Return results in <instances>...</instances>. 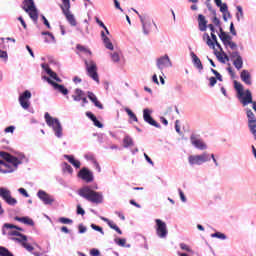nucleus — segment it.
I'll return each mask as SVG.
<instances>
[{
	"mask_svg": "<svg viewBox=\"0 0 256 256\" xmlns=\"http://www.w3.org/2000/svg\"><path fill=\"white\" fill-rule=\"evenodd\" d=\"M14 153L16 156L11 155L9 152L0 151V157L7 163H11L14 169H18L19 165H23V163H29V159H27V156L23 152Z\"/></svg>",
	"mask_w": 256,
	"mask_h": 256,
	"instance_id": "nucleus-1",
	"label": "nucleus"
},
{
	"mask_svg": "<svg viewBox=\"0 0 256 256\" xmlns=\"http://www.w3.org/2000/svg\"><path fill=\"white\" fill-rule=\"evenodd\" d=\"M78 195L90 201V203H103V193L92 190L89 186H84L78 191Z\"/></svg>",
	"mask_w": 256,
	"mask_h": 256,
	"instance_id": "nucleus-2",
	"label": "nucleus"
},
{
	"mask_svg": "<svg viewBox=\"0 0 256 256\" xmlns=\"http://www.w3.org/2000/svg\"><path fill=\"white\" fill-rule=\"evenodd\" d=\"M44 119H45L48 127H52L55 137H57V139H62L63 138V126L61 125V122L58 120V118H53V117H51L49 112H46L44 115Z\"/></svg>",
	"mask_w": 256,
	"mask_h": 256,
	"instance_id": "nucleus-3",
	"label": "nucleus"
},
{
	"mask_svg": "<svg viewBox=\"0 0 256 256\" xmlns=\"http://www.w3.org/2000/svg\"><path fill=\"white\" fill-rule=\"evenodd\" d=\"M62 4L60 7L62 9V13L65 15L66 20L71 25V27H77V19H75V15L71 14V1L70 0H62Z\"/></svg>",
	"mask_w": 256,
	"mask_h": 256,
	"instance_id": "nucleus-4",
	"label": "nucleus"
},
{
	"mask_svg": "<svg viewBox=\"0 0 256 256\" xmlns=\"http://www.w3.org/2000/svg\"><path fill=\"white\" fill-rule=\"evenodd\" d=\"M208 161H211V154L207 152H203L202 154L199 155H190L188 157L189 165H191L192 167L194 165H203V163H208Z\"/></svg>",
	"mask_w": 256,
	"mask_h": 256,
	"instance_id": "nucleus-5",
	"label": "nucleus"
},
{
	"mask_svg": "<svg viewBox=\"0 0 256 256\" xmlns=\"http://www.w3.org/2000/svg\"><path fill=\"white\" fill-rule=\"evenodd\" d=\"M24 5L27 8H24L25 12L28 13L30 19L37 23L39 19V12L37 11V7L35 6V1L33 0H25Z\"/></svg>",
	"mask_w": 256,
	"mask_h": 256,
	"instance_id": "nucleus-6",
	"label": "nucleus"
},
{
	"mask_svg": "<svg viewBox=\"0 0 256 256\" xmlns=\"http://www.w3.org/2000/svg\"><path fill=\"white\" fill-rule=\"evenodd\" d=\"M155 231L159 239H167L169 230L167 229V223L161 219H155Z\"/></svg>",
	"mask_w": 256,
	"mask_h": 256,
	"instance_id": "nucleus-7",
	"label": "nucleus"
},
{
	"mask_svg": "<svg viewBox=\"0 0 256 256\" xmlns=\"http://www.w3.org/2000/svg\"><path fill=\"white\" fill-rule=\"evenodd\" d=\"M86 70L88 75L93 79V81H96V83H99V74L97 73V64L93 60H84Z\"/></svg>",
	"mask_w": 256,
	"mask_h": 256,
	"instance_id": "nucleus-8",
	"label": "nucleus"
},
{
	"mask_svg": "<svg viewBox=\"0 0 256 256\" xmlns=\"http://www.w3.org/2000/svg\"><path fill=\"white\" fill-rule=\"evenodd\" d=\"M0 197L7 205H10V207H15V205H17V199L13 198L11 190L6 187H0Z\"/></svg>",
	"mask_w": 256,
	"mask_h": 256,
	"instance_id": "nucleus-9",
	"label": "nucleus"
},
{
	"mask_svg": "<svg viewBox=\"0 0 256 256\" xmlns=\"http://www.w3.org/2000/svg\"><path fill=\"white\" fill-rule=\"evenodd\" d=\"M77 177L79 179H82V181H85V183H93L95 181V176L93 175V171L89 170L87 167H82L78 174Z\"/></svg>",
	"mask_w": 256,
	"mask_h": 256,
	"instance_id": "nucleus-10",
	"label": "nucleus"
},
{
	"mask_svg": "<svg viewBox=\"0 0 256 256\" xmlns=\"http://www.w3.org/2000/svg\"><path fill=\"white\" fill-rule=\"evenodd\" d=\"M156 67L159 69V71H161V73H163V69H167V67H173V63L171 62L169 55L165 54L164 56L157 58Z\"/></svg>",
	"mask_w": 256,
	"mask_h": 256,
	"instance_id": "nucleus-11",
	"label": "nucleus"
},
{
	"mask_svg": "<svg viewBox=\"0 0 256 256\" xmlns=\"http://www.w3.org/2000/svg\"><path fill=\"white\" fill-rule=\"evenodd\" d=\"M234 89L237 93V98L239 99L240 103L243 104V101H245V98L247 97V92L251 93V90H243V84L240 82H237V80H234Z\"/></svg>",
	"mask_w": 256,
	"mask_h": 256,
	"instance_id": "nucleus-12",
	"label": "nucleus"
},
{
	"mask_svg": "<svg viewBox=\"0 0 256 256\" xmlns=\"http://www.w3.org/2000/svg\"><path fill=\"white\" fill-rule=\"evenodd\" d=\"M43 79H45L49 85H52V87L55 89V91H58V93H61L62 95H69V89H67L65 85L59 84L47 76H43Z\"/></svg>",
	"mask_w": 256,
	"mask_h": 256,
	"instance_id": "nucleus-13",
	"label": "nucleus"
},
{
	"mask_svg": "<svg viewBox=\"0 0 256 256\" xmlns=\"http://www.w3.org/2000/svg\"><path fill=\"white\" fill-rule=\"evenodd\" d=\"M152 113L153 111L149 110L148 108L143 110V119L145 123H148V125H151L152 127H156V129H161V124L153 119V116H151Z\"/></svg>",
	"mask_w": 256,
	"mask_h": 256,
	"instance_id": "nucleus-14",
	"label": "nucleus"
},
{
	"mask_svg": "<svg viewBox=\"0 0 256 256\" xmlns=\"http://www.w3.org/2000/svg\"><path fill=\"white\" fill-rule=\"evenodd\" d=\"M139 19L142 25V32L144 35H149V33H151V18H149V16H147L146 14L144 15H139Z\"/></svg>",
	"mask_w": 256,
	"mask_h": 256,
	"instance_id": "nucleus-15",
	"label": "nucleus"
},
{
	"mask_svg": "<svg viewBox=\"0 0 256 256\" xmlns=\"http://www.w3.org/2000/svg\"><path fill=\"white\" fill-rule=\"evenodd\" d=\"M190 143L193 145V147L199 149L200 151H205V149H207V144L203 142V140L197 134H191Z\"/></svg>",
	"mask_w": 256,
	"mask_h": 256,
	"instance_id": "nucleus-16",
	"label": "nucleus"
},
{
	"mask_svg": "<svg viewBox=\"0 0 256 256\" xmlns=\"http://www.w3.org/2000/svg\"><path fill=\"white\" fill-rule=\"evenodd\" d=\"M207 27H209L211 33L215 34V26L213 24H209L207 26V19L203 16V14L198 15V29L199 31L205 32L207 31Z\"/></svg>",
	"mask_w": 256,
	"mask_h": 256,
	"instance_id": "nucleus-17",
	"label": "nucleus"
},
{
	"mask_svg": "<svg viewBox=\"0 0 256 256\" xmlns=\"http://www.w3.org/2000/svg\"><path fill=\"white\" fill-rule=\"evenodd\" d=\"M230 59L233 60V65L237 71H241V69H243V57L239 51H233L230 53Z\"/></svg>",
	"mask_w": 256,
	"mask_h": 256,
	"instance_id": "nucleus-18",
	"label": "nucleus"
},
{
	"mask_svg": "<svg viewBox=\"0 0 256 256\" xmlns=\"http://www.w3.org/2000/svg\"><path fill=\"white\" fill-rule=\"evenodd\" d=\"M37 197L42 201V203H44V205H53V203H55V198L44 190H39L37 192Z\"/></svg>",
	"mask_w": 256,
	"mask_h": 256,
	"instance_id": "nucleus-19",
	"label": "nucleus"
},
{
	"mask_svg": "<svg viewBox=\"0 0 256 256\" xmlns=\"http://www.w3.org/2000/svg\"><path fill=\"white\" fill-rule=\"evenodd\" d=\"M100 35L106 49H109V51H113L114 49L113 43L111 42V39L107 37V35H111V32H109V29L107 28V26H105L104 31H101Z\"/></svg>",
	"mask_w": 256,
	"mask_h": 256,
	"instance_id": "nucleus-20",
	"label": "nucleus"
},
{
	"mask_svg": "<svg viewBox=\"0 0 256 256\" xmlns=\"http://www.w3.org/2000/svg\"><path fill=\"white\" fill-rule=\"evenodd\" d=\"M42 69L45 71V73H47V75H49L50 79H54V81H56L57 83H61L63 80H61V78H59V76L57 75L56 72L52 71L49 68V64L43 63L41 64Z\"/></svg>",
	"mask_w": 256,
	"mask_h": 256,
	"instance_id": "nucleus-21",
	"label": "nucleus"
},
{
	"mask_svg": "<svg viewBox=\"0 0 256 256\" xmlns=\"http://www.w3.org/2000/svg\"><path fill=\"white\" fill-rule=\"evenodd\" d=\"M99 218L101 219V221H104V223H107L110 229H113L114 231H116L118 235H123V231H121V228H119L117 224L113 223V221L109 220V218H105L103 216H99Z\"/></svg>",
	"mask_w": 256,
	"mask_h": 256,
	"instance_id": "nucleus-22",
	"label": "nucleus"
},
{
	"mask_svg": "<svg viewBox=\"0 0 256 256\" xmlns=\"http://www.w3.org/2000/svg\"><path fill=\"white\" fill-rule=\"evenodd\" d=\"M87 97L90 101L93 102V104L95 105V107H97L98 109H103V104H101V102L99 101V99H97V96L95 95V93L88 91L87 92Z\"/></svg>",
	"mask_w": 256,
	"mask_h": 256,
	"instance_id": "nucleus-23",
	"label": "nucleus"
},
{
	"mask_svg": "<svg viewBox=\"0 0 256 256\" xmlns=\"http://www.w3.org/2000/svg\"><path fill=\"white\" fill-rule=\"evenodd\" d=\"M190 57H192V63L194 67H196V69H198L199 71H203V63H201V59L196 56L195 52H191Z\"/></svg>",
	"mask_w": 256,
	"mask_h": 256,
	"instance_id": "nucleus-24",
	"label": "nucleus"
},
{
	"mask_svg": "<svg viewBox=\"0 0 256 256\" xmlns=\"http://www.w3.org/2000/svg\"><path fill=\"white\" fill-rule=\"evenodd\" d=\"M14 221H19V223H24V225H29L30 227H33L35 225V222L33 221V219L29 218L28 216H24V217L16 216L14 217Z\"/></svg>",
	"mask_w": 256,
	"mask_h": 256,
	"instance_id": "nucleus-25",
	"label": "nucleus"
},
{
	"mask_svg": "<svg viewBox=\"0 0 256 256\" xmlns=\"http://www.w3.org/2000/svg\"><path fill=\"white\" fill-rule=\"evenodd\" d=\"M240 79L245 83L246 85H252L251 82V74L247 70H242L240 74Z\"/></svg>",
	"mask_w": 256,
	"mask_h": 256,
	"instance_id": "nucleus-26",
	"label": "nucleus"
},
{
	"mask_svg": "<svg viewBox=\"0 0 256 256\" xmlns=\"http://www.w3.org/2000/svg\"><path fill=\"white\" fill-rule=\"evenodd\" d=\"M64 159H67V161H69V163H71V165H73V167H75L76 169L81 168V162L79 160H76L73 155L65 154Z\"/></svg>",
	"mask_w": 256,
	"mask_h": 256,
	"instance_id": "nucleus-27",
	"label": "nucleus"
},
{
	"mask_svg": "<svg viewBox=\"0 0 256 256\" xmlns=\"http://www.w3.org/2000/svg\"><path fill=\"white\" fill-rule=\"evenodd\" d=\"M85 97V92L79 88H76L74 91V94L72 95V98L74 101L79 102Z\"/></svg>",
	"mask_w": 256,
	"mask_h": 256,
	"instance_id": "nucleus-28",
	"label": "nucleus"
},
{
	"mask_svg": "<svg viewBox=\"0 0 256 256\" xmlns=\"http://www.w3.org/2000/svg\"><path fill=\"white\" fill-rule=\"evenodd\" d=\"M114 243H116L118 247H125L126 249H131V244H127V239L125 238H115Z\"/></svg>",
	"mask_w": 256,
	"mask_h": 256,
	"instance_id": "nucleus-29",
	"label": "nucleus"
},
{
	"mask_svg": "<svg viewBox=\"0 0 256 256\" xmlns=\"http://www.w3.org/2000/svg\"><path fill=\"white\" fill-rule=\"evenodd\" d=\"M215 55L220 63H225V60L229 61V56L223 50L221 52H215Z\"/></svg>",
	"mask_w": 256,
	"mask_h": 256,
	"instance_id": "nucleus-30",
	"label": "nucleus"
},
{
	"mask_svg": "<svg viewBox=\"0 0 256 256\" xmlns=\"http://www.w3.org/2000/svg\"><path fill=\"white\" fill-rule=\"evenodd\" d=\"M203 41H206V45H208V47H212L213 49H215V42L211 40V36H209V34H203Z\"/></svg>",
	"mask_w": 256,
	"mask_h": 256,
	"instance_id": "nucleus-31",
	"label": "nucleus"
},
{
	"mask_svg": "<svg viewBox=\"0 0 256 256\" xmlns=\"http://www.w3.org/2000/svg\"><path fill=\"white\" fill-rule=\"evenodd\" d=\"M245 113H246L248 122L256 121L255 113H253V110H251L250 108H246Z\"/></svg>",
	"mask_w": 256,
	"mask_h": 256,
	"instance_id": "nucleus-32",
	"label": "nucleus"
},
{
	"mask_svg": "<svg viewBox=\"0 0 256 256\" xmlns=\"http://www.w3.org/2000/svg\"><path fill=\"white\" fill-rule=\"evenodd\" d=\"M218 37L222 43H225V41H231L233 39V37H231V35H229L227 32L219 33Z\"/></svg>",
	"mask_w": 256,
	"mask_h": 256,
	"instance_id": "nucleus-33",
	"label": "nucleus"
},
{
	"mask_svg": "<svg viewBox=\"0 0 256 256\" xmlns=\"http://www.w3.org/2000/svg\"><path fill=\"white\" fill-rule=\"evenodd\" d=\"M62 170L64 173L73 175V167H71V165H69L67 162L62 163Z\"/></svg>",
	"mask_w": 256,
	"mask_h": 256,
	"instance_id": "nucleus-34",
	"label": "nucleus"
},
{
	"mask_svg": "<svg viewBox=\"0 0 256 256\" xmlns=\"http://www.w3.org/2000/svg\"><path fill=\"white\" fill-rule=\"evenodd\" d=\"M124 147L127 149L128 147H131L133 145V138L131 136L126 135L123 139Z\"/></svg>",
	"mask_w": 256,
	"mask_h": 256,
	"instance_id": "nucleus-35",
	"label": "nucleus"
},
{
	"mask_svg": "<svg viewBox=\"0 0 256 256\" xmlns=\"http://www.w3.org/2000/svg\"><path fill=\"white\" fill-rule=\"evenodd\" d=\"M12 241H16L17 243H21V245H23V243H27V235L21 234L19 238H12Z\"/></svg>",
	"mask_w": 256,
	"mask_h": 256,
	"instance_id": "nucleus-36",
	"label": "nucleus"
},
{
	"mask_svg": "<svg viewBox=\"0 0 256 256\" xmlns=\"http://www.w3.org/2000/svg\"><path fill=\"white\" fill-rule=\"evenodd\" d=\"M20 100L23 101H29V99H31V91L26 90L24 91L20 96H19Z\"/></svg>",
	"mask_w": 256,
	"mask_h": 256,
	"instance_id": "nucleus-37",
	"label": "nucleus"
},
{
	"mask_svg": "<svg viewBox=\"0 0 256 256\" xmlns=\"http://www.w3.org/2000/svg\"><path fill=\"white\" fill-rule=\"evenodd\" d=\"M211 237L214 239H221L222 241H225V239H227V236L221 232L213 233V234H211Z\"/></svg>",
	"mask_w": 256,
	"mask_h": 256,
	"instance_id": "nucleus-38",
	"label": "nucleus"
},
{
	"mask_svg": "<svg viewBox=\"0 0 256 256\" xmlns=\"http://www.w3.org/2000/svg\"><path fill=\"white\" fill-rule=\"evenodd\" d=\"M0 256H14L13 253H11V251H9V249L0 246Z\"/></svg>",
	"mask_w": 256,
	"mask_h": 256,
	"instance_id": "nucleus-39",
	"label": "nucleus"
},
{
	"mask_svg": "<svg viewBox=\"0 0 256 256\" xmlns=\"http://www.w3.org/2000/svg\"><path fill=\"white\" fill-rule=\"evenodd\" d=\"M15 226L16 225L14 224L4 223L2 227V235H7L6 229H15Z\"/></svg>",
	"mask_w": 256,
	"mask_h": 256,
	"instance_id": "nucleus-40",
	"label": "nucleus"
},
{
	"mask_svg": "<svg viewBox=\"0 0 256 256\" xmlns=\"http://www.w3.org/2000/svg\"><path fill=\"white\" fill-rule=\"evenodd\" d=\"M211 39L212 43H214V46L216 45L220 51H223V47H221V44L217 41V35H215V33H211Z\"/></svg>",
	"mask_w": 256,
	"mask_h": 256,
	"instance_id": "nucleus-41",
	"label": "nucleus"
},
{
	"mask_svg": "<svg viewBox=\"0 0 256 256\" xmlns=\"http://www.w3.org/2000/svg\"><path fill=\"white\" fill-rule=\"evenodd\" d=\"M110 55L113 63H119V61H121V56L119 55V52H114V53H111Z\"/></svg>",
	"mask_w": 256,
	"mask_h": 256,
	"instance_id": "nucleus-42",
	"label": "nucleus"
},
{
	"mask_svg": "<svg viewBox=\"0 0 256 256\" xmlns=\"http://www.w3.org/2000/svg\"><path fill=\"white\" fill-rule=\"evenodd\" d=\"M59 223H62L63 225H72L73 220H71L70 218H65V217H60L58 219Z\"/></svg>",
	"mask_w": 256,
	"mask_h": 256,
	"instance_id": "nucleus-43",
	"label": "nucleus"
},
{
	"mask_svg": "<svg viewBox=\"0 0 256 256\" xmlns=\"http://www.w3.org/2000/svg\"><path fill=\"white\" fill-rule=\"evenodd\" d=\"M220 12L223 14L228 13V17H231V13L229 12V6H227V3H223V5L220 6Z\"/></svg>",
	"mask_w": 256,
	"mask_h": 256,
	"instance_id": "nucleus-44",
	"label": "nucleus"
},
{
	"mask_svg": "<svg viewBox=\"0 0 256 256\" xmlns=\"http://www.w3.org/2000/svg\"><path fill=\"white\" fill-rule=\"evenodd\" d=\"M14 171H17V169L13 168H5L4 166H0V173H13Z\"/></svg>",
	"mask_w": 256,
	"mask_h": 256,
	"instance_id": "nucleus-45",
	"label": "nucleus"
},
{
	"mask_svg": "<svg viewBox=\"0 0 256 256\" xmlns=\"http://www.w3.org/2000/svg\"><path fill=\"white\" fill-rule=\"evenodd\" d=\"M76 49H77L78 51H81L82 53H88V55H91L90 50L87 49L85 46H83V45H81V44H78V45L76 46Z\"/></svg>",
	"mask_w": 256,
	"mask_h": 256,
	"instance_id": "nucleus-46",
	"label": "nucleus"
},
{
	"mask_svg": "<svg viewBox=\"0 0 256 256\" xmlns=\"http://www.w3.org/2000/svg\"><path fill=\"white\" fill-rule=\"evenodd\" d=\"M19 103L22 107V109H29L31 103H29V100H21L19 99Z\"/></svg>",
	"mask_w": 256,
	"mask_h": 256,
	"instance_id": "nucleus-47",
	"label": "nucleus"
},
{
	"mask_svg": "<svg viewBox=\"0 0 256 256\" xmlns=\"http://www.w3.org/2000/svg\"><path fill=\"white\" fill-rule=\"evenodd\" d=\"M91 229H93L94 231H98V233H101V235H105V231H103V228L101 226L91 224Z\"/></svg>",
	"mask_w": 256,
	"mask_h": 256,
	"instance_id": "nucleus-48",
	"label": "nucleus"
},
{
	"mask_svg": "<svg viewBox=\"0 0 256 256\" xmlns=\"http://www.w3.org/2000/svg\"><path fill=\"white\" fill-rule=\"evenodd\" d=\"M238 13L236 14L237 21H241V17H243V7L237 6L236 7Z\"/></svg>",
	"mask_w": 256,
	"mask_h": 256,
	"instance_id": "nucleus-49",
	"label": "nucleus"
},
{
	"mask_svg": "<svg viewBox=\"0 0 256 256\" xmlns=\"http://www.w3.org/2000/svg\"><path fill=\"white\" fill-rule=\"evenodd\" d=\"M22 247H24V249H26V251H29V253H33V251L35 249L33 246H31L27 242H23Z\"/></svg>",
	"mask_w": 256,
	"mask_h": 256,
	"instance_id": "nucleus-50",
	"label": "nucleus"
},
{
	"mask_svg": "<svg viewBox=\"0 0 256 256\" xmlns=\"http://www.w3.org/2000/svg\"><path fill=\"white\" fill-rule=\"evenodd\" d=\"M248 129L250 131V133H252L253 131H256V120L254 121H250L248 122Z\"/></svg>",
	"mask_w": 256,
	"mask_h": 256,
	"instance_id": "nucleus-51",
	"label": "nucleus"
},
{
	"mask_svg": "<svg viewBox=\"0 0 256 256\" xmlns=\"http://www.w3.org/2000/svg\"><path fill=\"white\" fill-rule=\"evenodd\" d=\"M180 199L182 203H187V197L185 196V193L180 188L178 189Z\"/></svg>",
	"mask_w": 256,
	"mask_h": 256,
	"instance_id": "nucleus-52",
	"label": "nucleus"
},
{
	"mask_svg": "<svg viewBox=\"0 0 256 256\" xmlns=\"http://www.w3.org/2000/svg\"><path fill=\"white\" fill-rule=\"evenodd\" d=\"M41 35H47L48 37H51L52 43H55V36L53 35V33L49 32V31H43V32H41Z\"/></svg>",
	"mask_w": 256,
	"mask_h": 256,
	"instance_id": "nucleus-53",
	"label": "nucleus"
},
{
	"mask_svg": "<svg viewBox=\"0 0 256 256\" xmlns=\"http://www.w3.org/2000/svg\"><path fill=\"white\" fill-rule=\"evenodd\" d=\"M209 85L210 87H215V85H217V78H215V76L209 78Z\"/></svg>",
	"mask_w": 256,
	"mask_h": 256,
	"instance_id": "nucleus-54",
	"label": "nucleus"
},
{
	"mask_svg": "<svg viewBox=\"0 0 256 256\" xmlns=\"http://www.w3.org/2000/svg\"><path fill=\"white\" fill-rule=\"evenodd\" d=\"M78 233L83 234L87 233V227H85L83 224L78 225Z\"/></svg>",
	"mask_w": 256,
	"mask_h": 256,
	"instance_id": "nucleus-55",
	"label": "nucleus"
},
{
	"mask_svg": "<svg viewBox=\"0 0 256 256\" xmlns=\"http://www.w3.org/2000/svg\"><path fill=\"white\" fill-rule=\"evenodd\" d=\"M41 18H42L43 24L47 27V29H51V24L49 23V20H47V18L44 15H42Z\"/></svg>",
	"mask_w": 256,
	"mask_h": 256,
	"instance_id": "nucleus-56",
	"label": "nucleus"
},
{
	"mask_svg": "<svg viewBox=\"0 0 256 256\" xmlns=\"http://www.w3.org/2000/svg\"><path fill=\"white\" fill-rule=\"evenodd\" d=\"M90 255L99 256V255H101V252L99 251V249L93 248V249L90 250Z\"/></svg>",
	"mask_w": 256,
	"mask_h": 256,
	"instance_id": "nucleus-57",
	"label": "nucleus"
},
{
	"mask_svg": "<svg viewBox=\"0 0 256 256\" xmlns=\"http://www.w3.org/2000/svg\"><path fill=\"white\" fill-rule=\"evenodd\" d=\"M92 122L94 123L95 127H98V129H103V123H101V121H99L97 118Z\"/></svg>",
	"mask_w": 256,
	"mask_h": 256,
	"instance_id": "nucleus-58",
	"label": "nucleus"
},
{
	"mask_svg": "<svg viewBox=\"0 0 256 256\" xmlns=\"http://www.w3.org/2000/svg\"><path fill=\"white\" fill-rule=\"evenodd\" d=\"M18 192L20 193V195H23V197H29V193L25 188H19Z\"/></svg>",
	"mask_w": 256,
	"mask_h": 256,
	"instance_id": "nucleus-59",
	"label": "nucleus"
},
{
	"mask_svg": "<svg viewBox=\"0 0 256 256\" xmlns=\"http://www.w3.org/2000/svg\"><path fill=\"white\" fill-rule=\"evenodd\" d=\"M86 117H88V119L90 120V121H94V120H96L97 119V117L95 116V114H93L92 112H86Z\"/></svg>",
	"mask_w": 256,
	"mask_h": 256,
	"instance_id": "nucleus-60",
	"label": "nucleus"
},
{
	"mask_svg": "<svg viewBox=\"0 0 256 256\" xmlns=\"http://www.w3.org/2000/svg\"><path fill=\"white\" fill-rule=\"evenodd\" d=\"M76 213H77V215H85V209H83V207H81V205H78Z\"/></svg>",
	"mask_w": 256,
	"mask_h": 256,
	"instance_id": "nucleus-61",
	"label": "nucleus"
},
{
	"mask_svg": "<svg viewBox=\"0 0 256 256\" xmlns=\"http://www.w3.org/2000/svg\"><path fill=\"white\" fill-rule=\"evenodd\" d=\"M0 59H5V61L9 59V56L7 55V51L0 50Z\"/></svg>",
	"mask_w": 256,
	"mask_h": 256,
	"instance_id": "nucleus-62",
	"label": "nucleus"
},
{
	"mask_svg": "<svg viewBox=\"0 0 256 256\" xmlns=\"http://www.w3.org/2000/svg\"><path fill=\"white\" fill-rule=\"evenodd\" d=\"M5 133H15V126H8L4 129Z\"/></svg>",
	"mask_w": 256,
	"mask_h": 256,
	"instance_id": "nucleus-63",
	"label": "nucleus"
},
{
	"mask_svg": "<svg viewBox=\"0 0 256 256\" xmlns=\"http://www.w3.org/2000/svg\"><path fill=\"white\" fill-rule=\"evenodd\" d=\"M105 139H107V136H105V134H98L99 143H105Z\"/></svg>",
	"mask_w": 256,
	"mask_h": 256,
	"instance_id": "nucleus-64",
	"label": "nucleus"
}]
</instances>
